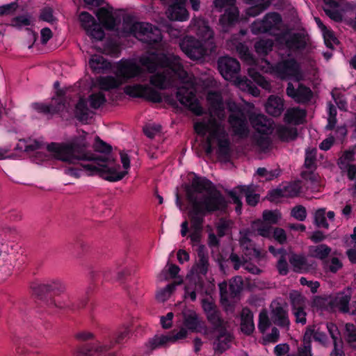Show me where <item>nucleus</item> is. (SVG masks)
<instances>
[{
	"label": "nucleus",
	"mask_w": 356,
	"mask_h": 356,
	"mask_svg": "<svg viewBox=\"0 0 356 356\" xmlns=\"http://www.w3.org/2000/svg\"><path fill=\"white\" fill-rule=\"evenodd\" d=\"M145 26H147V28L141 27V26H138L139 29H143L145 31L148 32L147 35L138 34L140 36V40L150 46L159 44L162 40L160 29L150 24H147Z\"/></svg>",
	"instance_id": "obj_17"
},
{
	"label": "nucleus",
	"mask_w": 356,
	"mask_h": 356,
	"mask_svg": "<svg viewBox=\"0 0 356 356\" xmlns=\"http://www.w3.org/2000/svg\"><path fill=\"white\" fill-rule=\"evenodd\" d=\"M316 149H308L306 151V157L305 160V167L307 169L315 170L316 168Z\"/></svg>",
	"instance_id": "obj_47"
},
{
	"label": "nucleus",
	"mask_w": 356,
	"mask_h": 356,
	"mask_svg": "<svg viewBox=\"0 0 356 356\" xmlns=\"http://www.w3.org/2000/svg\"><path fill=\"white\" fill-rule=\"evenodd\" d=\"M140 63L149 73H157L151 76L150 82L160 89H165L174 84L176 79L185 81L187 72L184 70L180 58L172 54H149L140 58Z\"/></svg>",
	"instance_id": "obj_3"
},
{
	"label": "nucleus",
	"mask_w": 356,
	"mask_h": 356,
	"mask_svg": "<svg viewBox=\"0 0 356 356\" xmlns=\"http://www.w3.org/2000/svg\"><path fill=\"white\" fill-rule=\"evenodd\" d=\"M165 14L172 21H184L188 17V12L181 2H172L168 8Z\"/></svg>",
	"instance_id": "obj_16"
},
{
	"label": "nucleus",
	"mask_w": 356,
	"mask_h": 356,
	"mask_svg": "<svg viewBox=\"0 0 356 356\" xmlns=\"http://www.w3.org/2000/svg\"><path fill=\"white\" fill-rule=\"evenodd\" d=\"M345 336L346 341L350 346L353 349H356V332L354 325L348 323L346 325Z\"/></svg>",
	"instance_id": "obj_44"
},
{
	"label": "nucleus",
	"mask_w": 356,
	"mask_h": 356,
	"mask_svg": "<svg viewBox=\"0 0 356 356\" xmlns=\"http://www.w3.org/2000/svg\"><path fill=\"white\" fill-rule=\"evenodd\" d=\"M147 23L143 22H134L131 23L130 22H124L122 25V31L125 34H131L134 35L137 39L140 40V36L138 34L147 35L148 33L147 31H145L143 29H139V26L141 27L147 28L145 25Z\"/></svg>",
	"instance_id": "obj_29"
},
{
	"label": "nucleus",
	"mask_w": 356,
	"mask_h": 356,
	"mask_svg": "<svg viewBox=\"0 0 356 356\" xmlns=\"http://www.w3.org/2000/svg\"><path fill=\"white\" fill-rule=\"evenodd\" d=\"M275 71L282 79L293 76L298 81L302 79V75L299 70V65L294 59H288L278 63L275 66Z\"/></svg>",
	"instance_id": "obj_14"
},
{
	"label": "nucleus",
	"mask_w": 356,
	"mask_h": 356,
	"mask_svg": "<svg viewBox=\"0 0 356 356\" xmlns=\"http://www.w3.org/2000/svg\"><path fill=\"white\" fill-rule=\"evenodd\" d=\"M195 132L202 136H204L208 131L210 136L213 138H217L218 146V155L220 158L227 159L230 154L229 141L225 131L222 129L218 122H215L209 119L207 123H195L194 124Z\"/></svg>",
	"instance_id": "obj_5"
},
{
	"label": "nucleus",
	"mask_w": 356,
	"mask_h": 356,
	"mask_svg": "<svg viewBox=\"0 0 356 356\" xmlns=\"http://www.w3.org/2000/svg\"><path fill=\"white\" fill-rule=\"evenodd\" d=\"M193 28L196 35L202 40L209 41L213 39V31L209 25V22L203 18L194 19Z\"/></svg>",
	"instance_id": "obj_18"
},
{
	"label": "nucleus",
	"mask_w": 356,
	"mask_h": 356,
	"mask_svg": "<svg viewBox=\"0 0 356 356\" xmlns=\"http://www.w3.org/2000/svg\"><path fill=\"white\" fill-rule=\"evenodd\" d=\"M324 12L330 19H332V20H334L337 22H341L343 19L342 15L337 9L336 10L324 9Z\"/></svg>",
	"instance_id": "obj_64"
},
{
	"label": "nucleus",
	"mask_w": 356,
	"mask_h": 356,
	"mask_svg": "<svg viewBox=\"0 0 356 356\" xmlns=\"http://www.w3.org/2000/svg\"><path fill=\"white\" fill-rule=\"evenodd\" d=\"M350 300V295L343 293L338 294L333 300H330L328 305L333 307H338L339 311L346 313L349 311L348 303Z\"/></svg>",
	"instance_id": "obj_31"
},
{
	"label": "nucleus",
	"mask_w": 356,
	"mask_h": 356,
	"mask_svg": "<svg viewBox=\"0 0 356 356\" xmlns=\"http://www.w3.org/2000/svg\"><path fill=\"white\" fill-rule=\"evenodd\" d=\"M312 92L309 88L299 84L297 88V94L295 100L299 103H305L311 99Z\"/></svg>",
	"instance_id": "obj_39"
},
{
	"label": "nucleus",
	"mask_w": 356,
	"mask_h": 356,
	"mask_svg": "<svg viewBox=\"0 0 356 356\" xmlns=\"http://www.w3.org/2000/svg\"><path fill=\"white\" fill-rule=\"evenodd\" d=\"M40 18L49 23L54 22L55 17L53 15V9L49 7L44 8L40 13Z\"/></svg>",
	"instance_id": "obj_59"
},
{
	"label": "nucleus",
	"mask_w": 356,
	"mask_h": 356,
	"mask_svg": "<svg viewBox=\"0 0 356 356\" xmlns=\"http://www.w3.org/2000/svg\"><path fill=\"white\" fill-rule=\"evenodd\" d=\"M202 307L207 314V316L218 309L214 302L209 301L207 299L202 300Z\"/></svg>",
	"instance_id": "obj_60"
},
{
	"label": "nucleus",
	"mask_w": 356,
	"mask_h": 356,
	"mask_svg": "<svg viewBox=\"0 0 356 356\" xmlns=\"http://www.w3.org/2000/svg\"><path fill=\"white\" fill-rule=\"evenodd\" d=\"M186 197L192 205L189 213L191 228L202 230L204 216L215 211L225 212L227 202L221 192L209 180L195 178L186 188Z\"/></svg>",
	"instance_id": "obj_2"
},
{
	"label": "nucleus",
	"mask_w": 356,
	"mask_h": 356,
	"mask_svg": "<svg viewBox=\"0 0 356 356\" xmlns=\"http://www.w3.org/2000/svg\"><path fill=\"white\" fill-rule=\"evenodd\" d=\"M280 216L277 211H265L263 213V219L270 224H276L280 219Z\"/></svg>",
	"instance_id": "obj_54"
},
{
	"label": "nucleus",
	"mask_w": 356,
	"mask_h": 356,
	"mask_svg": "<svg viewBox=\"0 0 356 356\" xmlns=\"http://www.w3.org/2000/svg\"><path fill=\"white\" fill-rule=\"evenodd\" d=\"M273 45V40L261 39L254 43V49L259 56H265L272 51Z\"/></svg>",
	"instance_id": "obj_37"
},
{
	"label": "nucleus",
	"mask_w": 356,
	"mask_h": 356,
	"mask_svg": "<svg viewBox=\"0 0 356 356\" xmlns=\"http://www.w3.org/2000/svg\"><path fill=\"white\" fill-rule=\"evenodd\" d=\"M250 121L257 131L262 134L271 132L273 120L264 114L253 113L250 116Z\"/></svg>",
	"instance_id": "obj_15"
},
{
	"label": "nucleus",
	"mask_w": 356,
	"mask_h": 356,
	"mask_svg": "<svg viewBox=\"0 0 356 356\" xmlns=\"http://www.w3.org/2000/svg\"><path fill=\"white\" fill-rule=\"evenodd\" d=\"M95 14L100 23L106 29L112 31L115 29L116 26L115 19L111 12L102 7L99 8Z\"/></svg>",
	"instance_id": "obj_24"
},
{
	"label": "nucleus",
	"mask_w": 356,
	"mask_h": 356,
	"mask_svg": "<svg viewBox=\"0 0 356 356\" xmlns=\"http://www.w3.org/2000/svg\"><path fill=\"white\" fill-rule=\"evenodd\" d=\"M228 121L235 135L239 136L241 138L248 136L249 130L245 114L234 118L229 117Z\"/></svg>",
	"instance_id": "obj_19"
},
{
	"label": "nucleus",
	"mask_w": 356,
	"mask_h": 356,
	"mask_svg": "<svg viewBox=\"0 0 356 356\" xmlns=\"http://www.w3.org/2000/svg\"><path fill=\"white\" fill-rule=\"evenodd\" d=\"M282 17L277 13H268L262 20L254 22L251 25V31L255 34L264 33L279 29Z\"/></svg>",
	"instance_id": "obj_10"
},
{
	"label": "nucleus",
	"mask_w": 356,
	"mask_h": 356,
	"mask_svg": "<svg viewBox=\"0 0 356 356\" xmlns=\"http://www.w3.org/2000/svg\"><path fill=\"white\" fill-rule=\"evenodd\" d=\"M197 255L199 260L196 263L195 266L193 267V269L196 270L197 273H200L204 275L208 272L209 263L208 260V257L207 256L204 252V245L199 246L197 249Z\"/></svg>",
	"instance_id": "obj_28"
},
{
	"label": "nucleus",
	"mask_w": 356,
	"mask_h": 356,
	"mask_svg": "<svg viewBox=\"0 0 356 356\" xmlns=\"http://www.w3.org/2000/svg\"><path fill=\"white\" fill-rule=\"evenodd\" d=\"M143 97L152 102H161L162 101L160 93L148 86H146Z\"/></svg>",
	"instance_id": "obj_50"
},
{
	"label": "nucleus",
	"mask_w": 356,
	"mask_h": 356,
	"mask_svg": "<svg viewBox=\"0 0 356 356\" xmlns=\"http://www.w3.org/2000/svg\"><path fill=\"white\" fill-rule=\"evenodd\" d=\"M241 193H243L246 197V201L250 206H255L259 199L258 194H254V188L253 186H238L236 187Z\"/></svg>",
	"instance_id": "obj_36"
},
{
	"label": "nucleus",
	"mask_w": 356,
	"mask_h": 356,
	"mask_svg": "<svg viewBox=\"0 0 356 356\" xmlns=\"http://www.w3.org/2000/svg\"><path fill=\"white\" fill-rule=\"evenodd\" d=\"M249 75L253 80L264 89L270 91L271 90L270 83L259 72L249 70Z\"/></svg>",
	"instance_id": "obj_46"
},
{
	"label": "nucleus",
	"mask_w": 356,
	"mask_h": 356,
	"mask_svg": "<svg viewBox=\"0 0 356 356\" xmlns=\"http://www.w3.org/2000/svg\"><path fill=\"white\" fill-rule=\"evenodd\" d=\"M237 85L241 87L243 90H248L254 96H257L259 94V89L252 84V82L245 76L240 79L237 81Z\"/></svg>",
	"instance_id": "obj_45"
},
{
	"label": "nucleus",
	"mask_w": 356,
	"mask_h": 356,
	"mask_svg": "<svg viewBox=\"0 0 356 356\" xmlns=\"http://www.w3.org/2000/svg\"><path fill=\"white\" fill-rule=\"evenodd\" d=\"M289 261L293 266V270L296 273H300L302 271L307 272L315 268L313 264L307 263L306 257L302 254H297L292 252Z\"/></svg>",
	"instance_id": "obj_22"
},
{
	"label": "nucleus",
	"mask_w": 356,
	"mask_h": 356,
	"mask_svg": "<svg viewBox=\"0 0 356 356\" xmlns=\"http://www.w3.org/2000/svg\"><path fill=\"white\" fill-rule=\"evenodd\" d=\"M207 318L215 330H217L219 332L226 331L227 322L225 321L221 317L219 309L213 312V313L207 316Z\"/></svg>",
	"instance_id": "obj_34"
},
{
	"label": "nucleus",
	"mask_w": 356,
	"mask_h": 356,
	"mask_svg": "<svg viewBox=\"0 0 356 356\" xmlns=\"http://www.w3.org/2000/svg\"><path fill=\"white\" fill-rule=\"evenodd\" d=\"M325 214V211L324 209H318L315 213V223L318 227L328 228L329 225L327 222Z\"/></svg>",
	"instance_id": "obj_52"
},
{
	"label": "nucleus",
	"mask_w": 356,
	"mask_h": 356,
	"mask_svg": "<svg viewBox=\"0 0 356 356\" xmlns=\"http://www.w3.org/2000/svg\"><path fill=\"white\" fill-rule=\"evenodd\" d=\"M177 97L181 104L188 107L195 115L202 114V108L199 104L193 89H188L185 87L179 88Z\"/></svg>",
	"instance_id": "obj_12"
},
{
	"label": "nucleus",
	"mask_w": 356,
	"mask_h": 356,
	"mask_svg": "<svg viewBox=\"0 0 356 356\" xmlns=\"http://www.w3.org/2000/svg\"><path fill=\"white\" fill-rule=\"evenodd\" d=\"M241 330L245 334H250L254 330L253 314L248 308H243L241 314Z\"/></svg>",
	"instance_id": "obj_25"
},
{
	"label": "nucleus",
	"mask_w": 356,
	"mask_h": 356,
	"mask_svg": "<svg viewBox=\"0 0 356 356\" xmlns=\"http://www.w3.org/2000/svg\"><path fill=\"white\" fill-rule=\"evenodd\" d=\"M227 282L224 281L219 284L220 301L227 303L229 298H234L240 296L244 286L243 280L241 276H235L229 280V290L227 291Z\"/></svg>",
	"instance_id": "obj_9"
},
{
	"label": "nucleus",
	"mask_w": 356,
	"mask_h": 356,
	"mask_svg": "<svg viewBox=\"0 0 356 356\" xmlns=\"http://www.w3.org/2000/svg\"><path fill=\"white\" fill-rule=\"evenodd\" d=\"M218 70L222 77L237 84L238 79L243 77L239 76L241 65L237 59L230 56H221L217 60Z\"/></svg>",
	"instance_id": "obj_7"
},
{
	"label": "nucleus",
	"mask_w": 356,
	"mask_h": 356,
	"mask_svg": "<svg viewBox=\"0 0 356 356\" xmlns=\"http://www.w3.org/2000/svg\"><path fill=\"white\" fill-rule=\"evenodd\" d=\"M141 72L142 69L138 65L127 60L119 64L116 76H101L97 79V83L100 90L110 91L118 88L129 79L133 78Z\"/></svg>",
	"instance_id": "obj_4"
},
{
	"label": "nucleus",
	"mask_w": 356,
	"mask_h": 356,
	"mask_svg": "<svg viewBox=\"0 0 356 356\" xmlns=\"http://www.w3.org/2000/svg\"><path fill=\"white\" fill-rule=\"evenodd\" d=\"M89 144L86 140V133L74 138L70 143H56L49 144L47 149L49 152L54 153V157L68 163H76L79 161H92L91 164L82 165L86 170L90 171L92 174L99 175L104 179L110 181H115L122 179L127 171L118 172L120 168L113 166L115 160L108 154L111 153V146L96 138V142L93 145L95 152L105 154L104 156H95L94 154L88 152L87 148Z\"/></svg>",
	"instance_id": "obj_1"
},
{
	"label": "nucleus",
	"mask_w": 356,
	"mask_h": 356,
	"mask_svg": "<svg viewBox=\"0 0 356 356\" xmlns=\"http://www.w3.org/2000/svg\"><path fill=\"white\" fill-rule=\"evenodd\" d=\"M236 51L240 57L248 64L254 63L252 55L250 54L248 47L243 43H238L236 45Z\"/></svg>",
	"instance_id": "obj_41"
},
{
	"label": "nucleus",
	"mask_w": 356,
	"mask_h": 356,
	"mask_svg": "<svg viewBox=\"0 0 356 356\" xmlns=\"http://www.w3.org/2000/svg\"><path fill=\"white\" fill-rule=\"evenodd\" d=\"M278 138L282 141L294 140L297 136L296 128L281 127L277 130Z\"/></svg>",
	"instance_id": "obj_38"
},
{
	"label": "nucleus",
	"mask_w": 356,
	"mask_h": 356,
	"mask_svg": "<svg viewBox=\"0 0 356 356\" xmlns=\"http://www.w3.org/2000/svg\"><path fill=\"white\" fill-rule=\"evenodd\" d=\"M74 115L79 121L85 122L92 117L93 112L88 108L87 101L81 98L76 105Z\"/></svg>",
	"instance_id": "obj_27"
},
{
	"label": "nucleus",
	"mask_w": 356,
	"mask_h": 356,
	"mask_svg": "<svg viewBox=\"0 0 356 356\" xmlns=\"http://www.w3.org/2000/svg\"><path fill=\"white\" fill-rule=\"evenodd\" d=\"M79 21L81 26L92 38L97 40H102L104 38V31L92 15L88 12H82L79 15Z\"/></svg>",
	"instance_id": "obj_13"
},
{
	"label": "nucleus",
	"mask_w": 356,
	"mask_h": 356,
	"mask_svg": "<svg viewBox=\"0 0 356 356\" xmlns=\"http://www.w3.org/2000/svg\"><path fill=\"white\" fill-rule=\"evenodd\" d=\"M271 318L273 322L280 327H289V320L287 312L282 307L278 305L271 310Z\"/></svg>",
	"instance_id": "obj_26"
},
{
	"label": "nucleus",
	"mask_w": 356,
	"mask_h": 356,
	"mask_svg": "<svg viewBox=\"0 0 356 356\" xmlns=\"http://www.w3.org/2000/svg\"><path fill=\"white\" fill-rule=\"evenodd\" d=\"M34 107L37 111L44 114L54 115L64 110L65 102L61 99H59L56 101V104H54V102L51 101V103L49 104L35 103Z\"/></svg>",
	"instance_id": "obj_23"
},
{
	"label": "nucleus",
	"mask_w": 356,
	"mask_h": 356,
	"mask_svg": "<svg viewBox=\"0 0 356 356\" xmlns=\"http://www.w3.org/2000/svg\"><path fill=\"white\" fill-rule=\"evenodd\" d=\"M305 115L306 112L304 110L296 108H289L284 114V120L288 123L299 124L302 122Z\"/></svg>",
	"instance_id": "obj_32"
},
{
	"label": "nucleus",
	"mask_w": 356,
	"mask_h": 356,
	"mask_svg": "<svg viewBox=\"0 0 356 356\" xmlns=\"http://www.w3.org/2000/svg\"><path fill=\"white\" fill-rule=\"evenodd\" d=\"M277 267L280 274L284 275L288 273V264L284 255L280 258Z\"/></svg>",
	"instance_id": "obj_63"
},
{
	"label": "nucleus",
	"mask_w": 356,
	"mask_h": 356,
	"mask_svg": "<svg viewBox=\"0 0 356 356\" xmlns=\"http://www.w3.org/2000/svg\"><path fill=\"white\" fill-rule=\"evenodd\" d=\"M285 43L286 47L291 49H304L306 45L305 35L299 33L289 35Z\"/></svg>",
	"instance_id": "obj_30"
},
{
	"label": "nucleus",
	"mask_w": 356,
	"mask_h": 356,
	"mask_svg": "<svg viewBox=\"0 0 356 356\" xmlns=\"http://www.w3.org/2000/svg\"><path fill=\"white\" fill-rule=\"evenodd\" d=\"M217 341L215 344V351L221 354L229 348V343L232 341V336L225 331L220 332Z\"/></svg>",
	"instance_id": "obj_35"
},
{
	"label": "nucleus",
	"mask_w": 356,
	"mask_h": 356,
	"mask_svg": "<svg viewBox=\"0 0 356 356\" xmlns=\"http://www.w3.org/2000/svg\"><path fill=\"white\" fill-rule=\"evenodd\" d=\"M183 323L186 327L192 332L200 331L199 328L201 327V321L198 314L191 309H184L182 312Z\"/></svg>",
	"instance_id": "obj_20"
},
{
	"label": "nucleus",
	"mask_w": 356,
	"mask_h": 356,
	"mask_svg": "<svg viewBox=\"0 0 356 356\" xmlns=\"http://www.w3.org/2000/svg\"><path fill=\"white\" fill-rule=\"evenodd\" d=\"M236 0H214L213 6L219 12L225 8V13L220 17L219 22L223 32H227L239 19V11L235 6Z\"/></svg>",
	"instance_id": "obj_6"
},
{
	"label": "nucleus",
	"mask_w": 356,
	"mask_h": 356,
	"mask_svg": "<svg viewBox=\"0 0 356 356\" xmlns=\"http://www.w3.org/2000/svg\"><path fill=\"white\" fill-rule=\"evenodd\" d=\"M89 65L92 70L97 73L111 67V63L100 55L92 56L89 60Z\"/></svg>",
	"instance_id": "obj_33"
},
{
	"label": "nucleus",
	"mask_w": 356,
	"mask_h": 356,
	"mask_svg": "<svg viewBox=\"0 0 356 356\" xmlns=\"http://www.w3.org/2000/svg\"><path fill=\"white\" fill-rule=\"evenodd\" d=\"M207 99L209 105V115L204 118L202 122H199L198 123L207 124L209 119H212L215 122H218L215 119L216 116L219 120H223L225 117V112L221 95L216 92H210L207 95Z\"/></svg>",
	"instance_id": "obj_11"
},
{
	"label": "nucleus",
	"mask_w": 356,
	"mask_h": 356,
	"mask_svg": "<svg viewBox=\"0 0 356 356\" xmlns=\"http://www.w3.org/2000/svg\"><path fill=\"white\" fill-rule=\"evenodd\" d=\"M271 226L268 223H265L260 220L252 222V229L254 232H257L258 234L264 237H269L270 234Z\"/></svg>",
	"instance_id": "obj_40"
},
{
	"label": "nucleus",
	"mask_w": 356,
	"mask_h": 356,
	"mask_svg": "<svg viewBox=\"0 0 356 356\" xmlns=\"http://www.w3.org/2000/svg\"><path fill=\"white\" fill-rule=\"evenodd\" d=\"M146 86L135 84L133 86H127L124 88V92L132 97H143L144 91Z\"/></svg>",
	"instance_id": "obj_43"
},
{
	"label": "nucleus",
	"mask_w": 356,
	"mask_h": 356,
	"mask_svg": "<svg viewBox=\"0 0 356 356\" xmlns=\"http://www.w3.org/2000/svg\"><path fill=\"white\" fill-rule=\"evenodd\" d=\"M291 215L297 220L302 221L306 218V209L302 205L296 206L291 210Z\"/></svg>",
	"instance_id": "obj_57"
},
{
	"label": "nucleus",
	"mask_w": 356,
	"mask_h": 356,
	"mask_svg": "<svg viewBox=\"0 0 356 356\" xmlns=\"http://www.w3.org/2000/svg\"><path fill=\"white\" fill-rule=\"evenodd\" d=\"M17 8L18 4L16 2L0 6V15L12 14L17 10Z\"/></svg>",
	"instance_id": "obj_62"
},
{
	"label": "nucleus",
	"mask_w": 356,
	"mask_h": 356,
	"mask_svg": "<svg viewBox=\"0 0 356 356\" xmlns=\"http://www.w3.org/2000/svg\"><path fill=\"white\" fill-rule=\"evenodd\" d=\"M227 108L228 111L230 113L229 117H237L242 116L244 113L239 106H238L235 102H228L227 104Z\"/></svg>",
	"instance_id": "obj_55"
},
{
	"label": "nucleus",
	"mask_w": 356,
	"mask_h": 356,
	"mask_svg": "<svg viewBox=\"0 0 356 356\" xmlns=\"http://www.w3.org/2000/svg\"><path fill=\"white\" fill-rule=\"evenodd\" d=\"M31 289L33 293L38 297H42L52 291V286L50 284H38L33 286Z\"/></svg>",
	"instance_id": "obj_53"
},
{
	"label": "nucleus",
	"mask_w": 356,
	"mask_h": 356,
	"mask_svg": "<svg viewBox=\"0 0 356 356\" xmlns=\"http://www.w3.org/2000/svg\"><path fill=\"white\" fill-rule=\"evenodd\" d=\"M262 1H264L263 3L256 4L249 8L247 10V14L249 16L255 17L266 10L270 6V2L268 0Z\"/></svg>",
	"instance_id": "obj_49"
},
{
	"label": "nucleus",
	"mask_w": 356,
	"mask_h": 356,
	"mask_svg": "<svg viewBox=\"0 0 356 356\" xmlns=\"http://www.w3.org/2000/svg\"><path fill=\"white\" fill-rule=\"evenodd\" d=\"M271 323L268 318L266 310L264 309L259 314V329L261 332L264 333L266 329L270 325Z\"/></svg>",
	"instance_id": "obj_51"
},
{
	"label": "nucleus",
	"mask_w": 356,
	"mask_h": 356,
	"mask_svg": "<svg viewBox=\"0 0 356 356\" xmlns=\"http://www.w3.org/2000/svg\"><path fill=\"white\" fill-rule=\"evenodd\" d=\"M331 252V249L326 245H320L314 250V256L320 259L326 258Z\"/></svg>",
	"instance_id": "obj_56"
},
{
	"label": "nucleus",
	"mask_w": 356,
	"mask_h": 356,
	"mask_svg": "<svg viewBox=\"0 0 356 356\" xmlns=\"http://www.w3.org/2000/svg\"><path fill=\"white\" fill-rule=\"evenodd\" d=\"M291 303L294 309H303L305 307V298L298 291H293L290 293Z\"/></svg>",
	"instance_id": "obj_48"
},
{
	"label": "nucleus",
	"mask_w": 356,
	"mask_h": 356,
	"mask_svg": "<svg viewBox=\"0 0 356 356\" xmlns=\"http://www.w3.org/2000/svg\"><path fill=\"white\" fill-rule=\"evenodd\" d=\"M181 50L192 60H200L207 54L202 42L193 36H186L179 42Z\"/></svg>",
	"instance_id": "obj_8"
},
{
	"label": "nucleus",
	"mask_w": 356,
	"mask_h": 356,
	"mask_svg": "<svg viewBox=\"0 0 356 356\" xmlns=\"http://www.w3.org/2000/svg\"><path fill=\"white\" fill-rule=\"evenodd\" d=\"M266 112L274 117L280 116L284 110V100L276 95H270L265 104Z\"/></svg>",
	"instance_id": "obj_21"
},
{
	"label": "nucleus",
	"mask_w": 356,
	"mask_h": 356,
	"mask_svg": "<svg viewBox=\"0 0 356 356\" xmlns=\"http://www.w3.org/2000/svg\"><path fill=\"white\" fill-rule=\"evenodd\" d=\"M230 222L225 220L224 218H220L219 222L216 224L217 229V234L218 236H223L227 229L229 227Z\"/></svg>",
	"instance_id": "obj_58"
},
{
	"label": "nucleus",
	"mask_w": 356,
	"mask_h": 356,
	"mask_svg": "<svg viewBox=\"0 0 356 356\" xmlns=\"http://www.w3.org/2000/svg\"><path fill=\"white\" fill-rule=\"evenodd\" d=\"M274 238L281 244H284L286 242V234L285 231L279 227L274 229L273 232Z\"/></svg>",
	"instance_id": "obj_61"
},
{
	"label": "nucleus",
	"mask_w": 356,
	"mask_h": 356,
	"mask_svg": "<svg viewBox=\"0 0 356 356\" xmlns=\"http://www.w3.org/2000/svg\"><path fill=\"white\" fill-rule=\"evenodd\" d=\"M88 102L92 108L97 109L106 102L105 95L102 92L92 93L88 97Z\"/></svg>",
	"instance_id": "obj_42"
}]
</instances>
